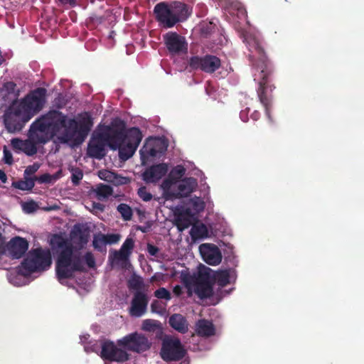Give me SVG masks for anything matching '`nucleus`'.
I'll return each mask as SVG.
<instances>
[{
  "instance_id": "1",
  "label": "nucleus",
  "mask_w": 364,
  "mask_h": 364,
  "mask_svg": "<svg viewBox=\"0 0 364 364\" xmlns=\"http://www.w3.org/2000/svg\"><path fill=\"white\" fill-rule=\"evenodd\" d=\"M71 241L55 235L51 243L60 249L55 263L56 275L59 281L72 279L76 272H84L85 267L80 254L74 250H80L87 244L90 234L80 225H75L70 233Z\"/></svg>"
},
{
  "instance_id": "2",
  "label": "nucleus",
  "mask_w": 364,
  "mask_h": 364,
  "mask_svg": "<svg viewBox=\"0 0 364 364\" xmlns=\"http://www.w3.org/2000/svg\"><path fill=\"white\" fill-rule=\"evenodd\" d=\"M244 42L251 53L249 60L252 65L260 70V78L257 90V96L261 104L264 107L266 115L272 120L270 108L272 107V92L275 86L272 83L271 76L274 72L272 63L266 55L262 42L252 35H246Z\"/></svg>"
},
{
  "instance_id": "3",
  "label": "nucleus",
  "mask_w": 364,
  "mask_h": 364,
  "mask_svg": "<svg viewBox=\"0 0 364 364\" xmlns=\"http://www.w3.org/2000/svg\"><path fill=\"white\" fill-rule=\"evenodd\" d=\"M192 14V8L188 4L174 1H161L154 8V14L159 24L165 28H171L177 23L186 21Z\"/></svg>"
},
{
  "instance_id": "4",
  "label": "nucleus",
  "mask_w": 364,
  "mask_h": 364,
  "mask_svg": "<svg viewBox=\"0 0 364 364\" xmlns=\"http://www.w3.org/2000/svg\"><path fill=\"white\" fill-rule=\"evenodd\" d=\"M51 254L49 250L41 247L33 249L28 252L26 257L18 267V273L28 276L33 272L44 271L50 267Z\"/></svg>"
},
{
  "instance_id": "5",
  "label": "nucleus",
  "mask_w": 364,
  "mask_h": 364,
  "mask_svg": "<svg viewBox=\"0 0 364 364\" xmlns=\"http://www.w3.org/2000/svg\"><path fill=\"white\" fill-rule=\"evenodd\" d=\"M92 125V119L87 114L79 122L75 119L66 120L65 127H63L64 132L60 140L63 143L74 141L76 144H80L88 135Z\"/></svg>"
},
{
  "instance_id": "6",
  "label": "nucleus",
  "mask_w": 364,
  "mask_h": 364,
  "mask_svg": "<svg viewBox=\"0 0 364 364\" xmlns=\"http://www.w3.org/2000/svg\"><path fill=\"white\" fill-rule=\"evenodd\" d=\"M210 272V268L202 266L199 268L197 274L193 276L187 274L182 278L186 286L194 285V291L200 299H208L213 295V284Z\"/></svg>"
},
{
  "instance_id": "7",
  "label": "nucleus",
  "mask_w": 364,
  "mask_h": 364,
  "mask_svg": "<svg viewBox=\"0 0 364 364\" xmlns=\"http://www.w3.org/2000/svg\"><path fill=\"white\" fill-rule=\"evenodd\" d=\"M66 120V116L62 112L53 110L34 122L31 125V128L41 132L44 135L50 132L51 135L49 136L50 138L54 133L65 127Z\"/></svg>"
},
{
  "instance_id": "8",
  "label": "nucleus",
  "mask_w": 364,
  "mask_h": 364,
  "mask_svg": "<svg viewBox=\"0 0 364 364\" xmlns=\"http://www.w3.org/2000/svg\"><path fill=\"white\" fill-rule=\"evenodd\" d=\"M50 139L48 135H44L40 131L33 129L31 127V134L29 139L22 140L20 139H13L11 145L15 150H18L25 153L27 156H33L37 153V144H45Z\"/></svg>"
},
{
  "instance_id": "9",
  "label": "nucleus",
  "mask_w": 364,
  "mask_h": 364,
  "mask_svg": "<svg viewBox=\"0 0 364 364\" xmlns=\"http://www.w3.org/2000/svg\"><path fill=\"white\" fill-rule=\"evenodd\" d=\"M100 132L102 133L101 138L105 139L107 144L113 150H117L125 141V124L122 120H119L118 123H112V127L104 126L100 129Z\"/></svg>"
},
{
  "instance_id": "10",
  "label": "nucleus",
  "mask_w": 364,
  "mask_h": 364,
  "mask_svg": "<svg viewBox=\"0 0 364 364\" xmlns=\"http://www.w3.org/2000/svg\"><path fill=\"white\" fill-rule=\"evenodd\" d=\"M117 345L127 350L141 353L150 349L151 343L146 336L134 332L119 339Z\"/></svg>"
},
{
  "instance_id": "11",
  "label": "nucleus",
  "mask_w": 364,
  "mask_h": 364,
  "mask_svg": "<svg viewBox=\"0 0 364 364\" xmlns=\"http://www.w3.org/2000/svg\"><path fill=\"white\" fill-rule=\"evenodd\" d=\"M186 354V350L178 338H169L163 341L160 355L164 361H178Z\"/></svg>"
},
{
  "instance_id": "12",
  "label": "nucleus",
  "mask_w": 364,
  "mask_h": 364,
  "mask_svg": "<svg viewBox=\"0 0 364 364\" xmlns=\"http://www.w3.org/2000/svg\"><path fill=\"white\" fill-rule=\"evenodd\" d=\"M188 64L192 70H199L205 73L212 74L221 67V60L216 55L207 54L204 56L191 57Z\"/></svg>"
},
{
  "instance_id": "13",
  "label": "nucleus",
  "mask_w": 364,
  "mask_h": 364,
  "mask_svg": "<svg viewBox=\"0 0 364 364\" xmlns=\"http://www.w3.org/2000/svg\"><path fill=\"white\" fill-rule=\"evenodd\" d=\"M46 90L39 87L31 92L22 101L21 105L23 110L31 114H36L43 107Z\"/></svg>"
},
{
  "instance_id": "14",
  "label": "nucleus",
  "mask_w": 364,
  "mask_h": 364,
  "mask_svg": "<svg viewBox=\"0 0 364 364\" xmlns=\"http://www.w3.org/2000/svg\"><path fill=\"white\" fill-rule=\"evenodd\" d=\"M101 348L100 356L103 360L124 363L129 359V355L124 350L117 348L111 341H103Z\"/></svg>"
},
{
  "instance_id": "15",
  "label": "nucleus",
  "mask_w": 364,
  "mask_h": 364,
  "mask_svg": "<svg viewBox=\"0 0 364 364\" xmlns=\"http://www.w3.org/2000/svg\"><path fill=\"white\" fill-rule=\"evenodd\" d=\"M164 41L168 52L172 55H179L188 50L185 37L176 32H168L164 36Z\"/></svg>"
},
{
  "instance_id": "16",
  "label": "nucleus",
  "mask_w": 364,
  "mask_h": 364,
  "mask_svg": "<svg viewBox=\"0 0 364 364\" xmlns=\"http://www.w3.org/2000/svg\"><path fill=\"white\" fill-rule=\"evenodd\" d=\"M149 296L145 291L134 292L129 313L132 316L141 317L147 311Z\"/></svg>"
},
{
  "instance_id": "17",
  "label": "nucleus",
  "mask_w": 364,
  "mask_h": 364,
  "mask_svg": "<svg viewBox=\"0 0 364 364\" xmlns=\"http://www.w3.org/2000/svg\"><path fill=\"white\" fill-rule=\"evenodd\" d=\"M203 259L210 265H218L222 261V254L219 247L210 243H203L199 246Z\"/></svg>"
},
{
  "instance_id": "18",
  "label": "nucleus",
  "mask_w": 364,
  "mask_h": 364,
  "mask_svg": "<svg viewBox=\"0 0 364 364\" xmlns=\"http://www.w3.org/2000/svg\"><path fill=\"white\" fill-rule=\"evenodd\" d=\"M102 133L95 132L87 146V154L90 156L101 159L105 156V146L107 144L105 139L101 138Z\"/></svg>"
},
{
  "instance_id": "19",
  "label": "nucleus",
  "mask_w": 364,
  "mask_h": 364,
  "mask_svg": "<svg viewBox=\"0 0 364 364\" xmlns=\"http://www.w3.org/2000/svg\"><path fill=\"white\" fill-rule=\"evenodd\" d=\"M28 248V241L18 236L12 238L7 245L9 254L13 259H19L23 257Z\"/></svg>"
},
{
  "instance_id": "20",
  "label": "nucleus",
  "mask_w": 364,
  "mask_h": 364,
  "mask_svg": "<svg viewBox=\"0 0 364 364\" xmlns=\"http://www.w3.org/2000/svg\"><path fill=\"white\" fill-rule=\"evenodd\" d=\"M168 169L164 163L153 165L142 173V178L146 183H156L166 174Z\"/></svg>"
},
{
  "instance_id": "21",
  "label": "nucleus",
  "mask_w": 364,
  "mask_h": 364,
  "mask_svg": "<svg viewBox=\"0 0 364 364\" xmlns=\"http://www.w3.org/2000/svg\"><path fill=\"white\" fill-rule=\"evenodd\" d=\"M196 178L190 177L181 180L177 186L175 193H171V198H181L188 196L197 186Z\"/></svg>"
},
{
  "instance_id": "22",
  "label": "nucleus",
  "mask_w": 364,
  "mask_h": 364,
  "mask_svg": "<svg viewBox=\"0 0 364 364\" xmlns=\"http://www.w3.org/2000/svg\"><path fill=\"white\" fill-rule=\"evenodd\" d=\"M28 120V118L22 119L21 117V111L16 109L6 117L4 122L6 128L10 132H16L20 131Z\"/></svg>"
},
{
  "instance_id": "23",
  "label": "nucleus",
  "mask_w": 364,
  "mask_h": 364,
  "mask_svg": "<svg viewBox=\"0 0 364 364\" xmlns=\"http://www.w3.org/2000/svg\"><path fill=\"white\" fill-rule=\"evenodd\" d=\"M196 333L203 338H208L215 334V328L212 321L201 318L196 323Z\"/></svg>"
},
{
  "instance_id": "24",
  "label": "nucleus",
  "mask_w": 364,
  "mask_h": 364,
  "mask_svg": "<svg viewBox=\"0 0 364 364\" xmlns=\"http://www.w3.org/2000/svg\"><path fill=\"white\" fill-rule=\"evenodd\" d=\"M168 323L171 328L181 333H186L188 331V323L185 316L180 314H174L168 318Z\"/></svg>"
},
{
  "instance_id": "25",
  "label": "nucleus",
  "mask_w": 364,
  "mask_h": 364,
  "mask_svg": "<svg viewBox=\"0 0 364 364\" xmlns=\"http://www.w3.org/2000/svg\"><path fill=\"white\" fill-rule=\"evenodd\" d=\"M125 135V141L127 143L136 145V146H139L143 138L142 133L138 127L129 128L126 131Z\"/></svg>"
},
{
  "instance_id": "26",
  "label": "nucleus",
  "mask_w": 364,
  "mask_h": 364,
  "mask_svg": "<svg viewBox=\"0 0 364 364\" xmlns=\"http://www.w3.org/2000/svg\"><path fill=\"white\" fill-rule=\"evenodd\" d=\"M127 287L129 290H133L134 292L144 291V283L141 277L134 274L127 281Z\"/></svg>"
},
{
  "instance_id": "27",
  "label": "nucleus",
  "mask_w": 364,
  "mask_h": 364,
  "mask_svg": "<svg viewBox=\"0 0 364 364\" xmlns=\"http://www.w3.org/2000/svg\"><path fill=\"white\" fill-rule=\"evenodd\" d=\"M138 146L136 145H132V144H129L126 142V144H122L120 145L117 149L119 150V156L122 160H127L131 158L133 154L135 153Z\"/></svg>"
},
{
  "instance_id": "28",
  "label": "nucleus",
  "mask_w": 364,
  "mask_h": 364,
  "mask_svg": "<svg viewBox=\"0 0 364 364\" xmlns=\"http://www.w3.org/2000/svg\"><path fill=\"white\" fill-rule=\"evenodd\" d=\"M175 225L180 232H182L191 225V218L186 213H181L176 216Z\"/></svg>"
},
{
  "instance_id": "29",
  "label": "nucleus",
  "mask_w": 364,
  "mask_h": 364,
  "mask_svg": "<svg viewBox=\"0 0 364 364\" xmlns=\"http://www.w3.org/2000/svg\"><path fill=\"white\" fill-rule=\"evenodd\" d=\"M13 186L22 191H31L35 186V178L24 176V180H20L13 183Z\"/></svg>"
},
{
  "instance_id": "30",
  "label": "nucleus",
  "mask_w": 364,
  "mask_h": 364,
  "mask_svg": "<svg viewBox=\"0 0 364 364\" xmlns=\"http://www.w3.org/2000/svg\"><path fill=\"white\" fill-rule=\"evenodd\" d=\"M117 210L121 214V216L124 221L132 220L133 211L129 205L126 203H120L118 205Z\"/></svg>"
},
{
  "instance_id": "31",
  "label": "nucleus",
  "mask_w": 364,
  "mask_h": 364,
  "mask_svg": "<svg viewBox=\"0 0 364 364\" xmlns=\"http://www.w3.org/2000/svg\"><path fill=\"white\" fill-rule=\"evenodd\" d=\"M214 279L219 286L224 287L230 282L229 272L227 270L218 272L214 276Z\"/></svg>"
},
{
  "instance_id": "32",
  "label": "nucleus",
  "mask_w": 364,
  "mask_h": 364,
  "mask_svg": "<svg viewBox=\"0 0 364 364\" xmlns=\"http://www.w3.org/2000/svg\"><path fill=\"white\" fill-rule=\"evenodd\" d=\"M96 194L99 198H106L113 193L112 188L109 185L99 184L95 189Z\"/></svg>"
},
{
  "instance_id": "33",
  "label": "nucleus",
  "mask_w": 364,
  "mask_h": 364,
  "mask_svg": "<svg viewBox=\"0 0 364 364\" xmlns=\"http://www.w3.org/2000/svg\"><path fill=\"white\" fill-rule=\"evenodd\" d=\"M208 230L204 224L200 225H194L190 232V234L193 238H200L204 237L207 235Z\"/></svg>"
},
{
  "instance_id": "34",
  "label": "nucleus",
  "mask_w": 364,
  "mask_h": 364,
  "mask_svg": "<svg viewBox=\"0 0 364 364\" xmlns=\"http://www.w3.org/2000/svg\"><path fill=\"white\" fill-rule=\"evenodd\" d=\"M61 174V171H58L55 175H50L49 173H44L41 175L40 176H35V181H38L39 183H50L53 181L56 180L60 178Z\"/></svg>"
},
{
  "instance_id": "35",
  "label": "nucleus",
  "mask_w": 364,
  "mask_h": 364,
  "mask_svg": "<svg viewBox=\"0 0 364 364\" xmlns=\"http://www.w3.org/2000/svg\"><path fill=\"white\" fill-rule=\"evenodd\" d=\"M185 172L186 169L183 166H176L171 171L168 176L177 183L185 174Z\"/></svg>"
},
{
  "instance_id": "36",
  "label": "nucleus",
  "mask_w": 364,
  "mask_h": 364,
  "mask_svg": "<svg viewBox=\"0 0 364 364\" xmlns=\"http://www.w3.org/2000/svg\"><path fill=\"white\" fill-rule=\"evenodd\" d=\"M160 328V322L155 320L146 319L143 321L142 328L149 332H154Z\"/></svg>"
},
{
  "instance_id": "37",
  "label": "nucleus",
  "mask_w": 364,
  "mask_h": 364,
  "mask_svg": "<svg viewBox=\"0 0 364 364\" xmlns=\"http://www.w3.org/2000/svg\"><path fill=\"white\" fill-rule=\"evenodd\" d=\"M175 183H176L171 178H170L169 176L163 181L161 187L167 196V198H171V193H175V191L171 190V186Z\"/></svg>"
},
{
  "instance_id": "38",
  "label": "nucleus",
  "mask_w": 364,
  "mask_h": 364,
  "mask_svg": "<svg viewBox=\"0 0 364 364\" xmlns=\"http://www.w3.org/2000/svg\"><path fill=\"white\" fill-rule=\"evenodd\" d=\"M134 247V240L132 238L128 237L125 240L119 250L124 253L127 254V255L129 257Z\"/></svg>"
},
{
  "instance_id": "39",
  "label": "nucleus",
  "mask_w": 364,
  "mask_h": 364,
  "mask_svg": "<svg viewBox=\"0 0 364 364\" xmlns=\"http://www.w3.org/2000/svg\"><path fill=\"white\" fill-rule=\"evenodd\" d=\"M71 181L73 185L77 186L83 177L82 171L79 168H72Z\"/></svg>"
},
{
  "instance_id": "40",
  "label": "nucleus",
  "mask_w": 364,
  "mask_h": 364,
  "mask_svg": "<svg viewBox=\"0 0 364 364\" xmlns=\"http://www.w3.org/2000/svg\"><path fill=\"white\" fill-rule=\"evenodd\" d=\"M112 259L116 261H122L124 263V265H123L122 267H126L127 264L128 263L129 256L127 254L124 253L119 250L118 251L115 250L113 252Z\"/></svg>"
},
{
  "instance_id": "41",
  "label": "nucleus",
  "mask_w": 364,
  "mask_h": 364,
  "mask_svg": "<svg viewBox=\"0 0 364 364\" xmlns=\"http://www.w3.org/2000/svg\"><path fill=\"white\" fill-rule=\"evenodd\" d=\"M154 296L160 299L170 300L171 299V293L164 287H160L154 291Z\"/></svg>"
},
{
  "instance_id": "42",
  "label": "nucleus",
  "mask_w": 364,
  "mask_h": 364,
  "mask_svg": "<svg viewBox=\"0 0 364 364\" xmlns=\"http://www.w3.org/2000/svg\"><path fill=\"white\" fill-rule=\"evenodd\" d=\"M104 237L105 234H99L98 235H95L92 245L95 249L100 250L102 245H106L105 238Z\"/></svg>"
},
{
  "instance_id": "43",
  "label": "nucleus",
  "mask_w": 364,
  "mask_h": 364,
  "mask_svg": "<svg viewBox=\"0 0 364 364\" xmlns=\"http://www.w3.org/2000/svg\"><path fill=\"white\" fill-rule=\"evenodd\" d=\"M138 195L144 201H149L152 198V195L147 191L146 187L141 186L138 189Z\"/></svg>"
},
{
  "instance_id": "44",
  "label": "nucleus",
  "mask_w": 364,
  "mask_h": 364,
  "mask_svg": "<svg viewBox=\"0 0 364 364\" xmlns=\"http://www.w3.org/2000/svg\"><path fill=\"white\" fill-rule=\"evenodd\" d=\"M22 207L25 213H31L37 210L38 205L36 202L31 200L24 203Z\"/></svg>"
},
{
  "instance_id": "45",
  "label": "nucleus",
  "mask_w": 364,
  "mask_h": 364,
  "mask_svg": "<svg viewBox=\"0 0 364 364\" xmlns=\"http://www.w3.org/2000/svg\"><path fill=\"white\" fill-rule=\"evenodd\" d=\"M157 153L158 151L155 148L151 147L149 149H147V147L146 146H144L140 150L141 158H144L146 156L145 154H146L147 156L155 157L156 156Z\"/></svg>"
},
{
  "instance_id": "46",
  "label": "nucleus",
  "mask_w": 364,
  "mask_h": 364,
  "mask_svg": "<svg viewBox=\"0 0 364 364\" xmlns=\"http://www.w3.org/2000/svg\"><path fill=\"white\" fill-rule=\"evenodd\" d=\"M84 259L85 263L90 268H94L95 267V259L93 254L91 252H87L84 255Z\"/></svg>"
},
{
  "instance_id": "47",
  "label": "nucleus",
  "mask_w": 364,
  "mask_h": 364,
  "mask_svg": "<svg viewBox=\"0 0 364 364\" xmlns=\"http://www.w3.org/2000/svg\"><path fill=\"white\" fill-rule=\"evenodd\" d=\"M105 242L107 244H115L117 243L120 239V235L118 234H107L105 235Z\"/></svg>"
},
{
  "instance_id": "48",
  "label": "nucleus",
  "mask_w": 364,
  "mask_h": 364,
  "mask_svg": "<svg viewBox=\"0 0 364 364\" xmlns=\"http://www.w3.org/2000/svg\"><path fill=\"white\" fill-rule=\"evenodd\" d=\"M40 168V165L37 163H34L32 165L27 166L24 171V176L28 177L34 174Z\"/></svg>"
},
{
  "instance_id": "49",
  "label": "nucleus",
  "mask_w": 364,
  "mask_h": 364,
  "mask_svg": "<svg viewBox=\"0 0 364 364\" xmlns=\"http://www.w3.org/2000/svg\"><path fill=\"white\" fill-rule=\"evenodd\" d=\"M4 158L3 161L5 164L11 165L14 162L13 156L11 152L7 149L6 146L4 147Z\"/></svg>"
},
{
  "instance_id": "50",
  "label": "nucleus",
  "mask_w": 364,
  "mask_h": 364,
  "mask_svg": "<svg viewBox=\"0 0 364 364\" xmlns=\"http://www.w3.org/2000/svg\"><path fill=\"white\" fill-rule=\"evenodd\" d=\"M214 27H215V26L213 25V23L212 22H209L207 24L203 25L201 27V33H202V34H203L205 36H207L208 35H209L212 32V31L214 28Z\"/></svg>"
},
{
  "instance_id": "51",
  "label": "nucleus",
  "mask_w": 364,
  "mask_h": 364,
  "mask_svg": "<svg viewBox=\"0 0 364 364\" xmlns=\"http://www.w3.org/2000/svg\"><path fill=\"white\" fill-rule=\"evenodd\" d=\"M113 173L108 171H101L99 172V176L101 179L111 181L112 178Z\"/></svg>"
},
{
  "instance_id": "52",
  "label": "nucleus",
  "mask_w": 364,
  "mask_h": 364,
  "mask_svg": "<svg viewBox=\"0 0 364 364\" xmlns=\"http://www.w3.org/2000/svg\"><path fill=\"white\" fill-rule=\"evenodd\" d=\"M147 251L150 255L156 256L159 249L156 246L149 243L147 245Z\"/></svg>"
},
{
  "instance_id": "53",
  "label": "nucleus",
  "mask_w": 364,
  "mask_h": 364,
  "mask_svg": "<svg viewBox=\"0 0 364 364\" xmlns=\"http://www.w3.org/2000/svg\"><path fill=\"white\" fill-rule=\"evenodd\" d=\"M250 108H246L245 110H242L240 113V117L242 122H246L248 120V112Z\"/></svg>"
},
{
  "instance_id": "54",
  "label": "nucleus",
  "mask_w": 364,
  "mask_h": 364,
  "mask_svg": "<svg viewBox=\"0 0 364 364\" xmlns=\"http://www.w3.org/2000/svg\"><path fill=\"white\" fill-rule=\"evenodd\" d=\"M5 252V245L4 238L0 233V257Z\"/></svg>"
},
{
  "instance_id": "55",
  "label": "nucleus",
  "mask_w": 364,
  "mask_h": 364,
  "mask_svg": "<svg viewBox=\"0 0 364 364\" xmlns=\"http://www.w3.org/2000/svg\"><path fill=\"white\" fill-rule=\"evenodd\" d=\"M92 208L94 209H97L100 210L101 212L104 211L105 210V205L100 203H92Z\"/></svg>"
},
{
  "instance_id": "56",
  "label": "nucleus",
  "mask_w": 364,
  "mask_h": 364,
  "mask_svg": "<svg viewBox=\"0 0 364 364\" xmlns=\"http://www.w3.org/2000/svg\"><path fill=\"white\" fill-rule=\"evenodd\" d=\"M173 292L174 293L175 295L180 296L183 292L182 287L179 285H176V287H174Z\"/></svg>"
},
{
  "instance_id": "57",
  "label": "nucleus",
  "mask_w": 364,
  "mask_h": 364,
  "mask_svg": "<svg viewBox=\"0 0 364 364\" xmlns=\"http://www.w3.org/2000/svg\"><path fill=\"white\" fill-rule=\"evenodd\" d=\"M63 4H70L72 6H75L76 0H58Z\"/></svg>"
},
{
  "instance_id": "58",
  "label": "nucleus",
  "mask_w": 364,
  "mask_h": 364,
  "mask_svg": "<svg viewBox=\"0 0 364 364\" xmlns=\"http://www.w3.org/2000/svg\"><path fill=\"white\" fill-rule=\"evenodd\" d=\"M0 180L3 182V183H6V181H7V176H6V174L5 173V172L0 169Z\"/></svg>"
},
{
  "instance_id": "59",
  "label": "nucleus",
  "mask_w": 364,
  "mask_h": 364,
  "mask_svg": "<svg viewBox=\"0 0 364 364\" xmlns=\"http://www.w3.org/2000/svg\"><path fill=\"white\" fill-rule=\"evenodd\" d=\"M260 117V114L258 111H255L252 114H251V118L255 120V121H257L259 119Z\"/></svg>"
},
{
  "instance_id": "60",
  "label": "nucleus",
  "mask_w": 364,
  "mask_h": 364,
  "mask_svg": "<svg viewBox=\"0 0 364 364\" xmlns=\"http://www.w3.org/2000/svg\"><path fill=\"white\" fill-rule=\"evenodd\" d=\"M15 85H16L13 82H9L5 84V87L7 89H11V90H13L14 88Z\"/></svg>"
},
{
  "instance_id": "61",
  "label": "nucleus",
  "mask_w": 364,
  "mask_h": 364,
  "mask_svg": "<svg viewBox=\"0 0 364 364\" xmlns=\"http://www.w3.org/2000/svg\"><path fill=\"white\" fill-rule=\"evenodd\" d=\"M4 61V59L1 55V52L0 51V65H1Z\"/></svg>"
},
{
  "instance_id": "62",
  "label": "nucleus",
  "mask_w": 364,
  "mask_h": 364,
  "mask_svg": "<svg viewBox=\"0 0 364 364\" xmlns=\"http://www.w3.org/2000/svg\"><path fill=\"white\" fill-rule=\"evenodd\" d=\"M139 230H141L143 232H146V230H145V228H141V227H139Z\"/></svg>"
},
{
  "instance_id": "63",
  "label": "nucleus",
  "mask_w": 364,
  "mask_h": 364,
  "mask_svg": "<svg viewBox=\"0 0 364 364\" xmlns=\"http://www.w3.org/2000/svg\"><path fill=\"white\" fill-rule=\"evenodd\" d=\"M155 279V276H153L151 279V281L153 282Z\"/></svg>"
},
{
  "instance_id": "64",
  "label": "nucleus",
  "mask_w": 364,
  "mask_h": 364,
  "mask_svg": "<svg viewBox=\"0 0 364 364\" xmlns=\"http://www.w3.org/2000/svg\"><path fill=\"white\" fill-rule=\"evenodd\" d=\"M154 303H153V304H151V309H152V311H154Z\"/></svg>"
}]
</instances>
